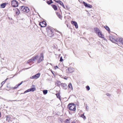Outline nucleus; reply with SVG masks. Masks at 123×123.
<instances>
[{
    "instance_id": "9d476101",
    "label": "nucleus",
    "mask_w": 123,
    "mask_h": 123,
    "mask_svg": "<svg viewBox=\"0 0 123 123\" xmlns=\"http://www.w3.org/2000/svg\"><path fill=\"white\" fill-rule=\"evenodd\" d=\"M39 25L41 26V27H46V26L47 24L45 22L43 21L39 23Z\"/></svg>"
},
{
    "instance_id": "7c9ffc66",
    "label": "nucleus",
    "mask_w": 123,
    "mask_h": 123,
    "mask_svg": "<svg viewBox=\"0 0 123 123\" xmlns=\"http://www.w3.org/2000/svg\"><path fill=\"white\" fill-rule=\"evenodd\" d=\"M81 117H82L84 119H85L86 118L85 116H84V114L81 115Z\"/></svg>"
},
{
    "instance_id": "f257e3e1",
    "label": "nucleus",
    "mask_w": 123,
    "mask_h": 123,
    "mask_svg": "<svg viewBox=\"0 0 123 123\" xmlns=\"http://www.w3.org/2000/svg\"><path fill=\"white\" fill-rule=\"evenodd\" d=\"M46 30L47 35L49 37H51L54 35V30L51 27L48 26L46 28Z\"/></svg>"
},
{
    "instance_id": "79ce46f5",
    "label": "nucleus",
    "mask_w": 123,
    "mask_h": 123,
    "mask_svg": "<svg viewBox=\"0 0 123 123\" xmlns=\"http://www.w3.org/2000/svg\"><path fill=\"white\" fill-rule=\"evenodd\" d=\"M22 0V1H25V0Z\"/></svg>"
},
{
    "instance_id": "ddd939ff",
    "label": "nucleus",
    "mask_w": 123,
    "mask_h": 123,
    "mask_svg": "<svg viewBox=\"0 0 123 123\" xmlns=\"http://www.w3.org/2000/svg\"><path fill=\"white\" fill-rule=\"evenodd\" d=\"M71 23L74 25L76 28L77 29L78 28V25L77 23L74 21H72L71 22Z\"/></svg>"
},
{
    "instance_id": "4c0bfd02",
    "label": "nucleus",
    "mask_w": 123,
    "mask_h": 123,
    "mask_svg": "<svg viewBox=\"0 0 123 123\" xmlns=\"http://www.w3.org/2000/svg\"><path fill=\"white\" fill-rule=\"evenodd\" d=\"M65 79V80H67V78H64Z\"/></svg>"
},
{
    "instance_id": "e433bc0d",
    "label": "nucleus",
    "mask_w": 123,
    "mask_h": 123,
    "mask_svg": "<svg viewBox=\"0 0 123 123\" xmlns=\"http://www.w3.org/2000/svg\"><path fill=\"white\" fill-rule=\"evenodd\" d=\"M72 123H76V122L74 121H73L72 122Z\"/></svg>"
},
{
    "instance_id": "39448f33",
    "label": "nucleus",
    "mask_w": 123,
    "mask_h": 123,
    "mask_svg": "<svg viewBox=\"0 0 123 123\" xmlns=\"http://www.w3.org/2000/svg\"><path fill=\"white\" fill-rule=\"evenodd\" d=\"M20 9L23 11L26 12H28L30 11L28 7H25L24 6H22L20 7Z\"/></svg>"
},
{
    "instance_id": "2eb2a0df",
    "label": "nucleus",
    "mask_w": 123,
    "mask_h": 123,
    "mask_svg": "<svg viewBox=\"0 0 123 123\" xmlns=\"http://www.w3.org/2000/svg\"><path fill=\"white\" fill-rule=\"evenodd\" d=\"M13 10L15 12L16 15H18L20 13V11L17 8H16L15 9H14Z\"/></svg>"
},
{
    "instance_id": "aec40b11",
    "label": "nucleus",
    "mask_w": 123,
    "mask_h": 123,
    "mask_svg": "<svg viewBox=\"0 0 123 123\" xmlns=\"http://www.w3.org/2000/svg\"><path fill=\"white\" fill-rule=\"evenodd\" d=\"M22 82L21 83L18 84L17 85L14 87L13 88V89H15L17 88L20 85L22 84Z\"/></svg>"
},
{
    "instance_id": "a878e982",
    "label": "nucleus",
    "mask_w": 123,
    "mask_h": 123,
    "mask_svg": "<svg viewBox=\"0 0 123 123\" xmlns=\"http://www.w3.org/2000/svg\"><path fill=\"white\" fill-rule=\"evenodd\" d=\"M8 79V78H6L5 80H4V81H3L2 82H1V85H2V86H3V85L6 82L7 80Z\"/></svg>"
},
{
    "instance_id": "bb28decb",
    "label": "nucleus",
    "mask_w": 123,
    "mask_h": 123,
    "mask_svg": "<svg viewBox=\"0 0 123 123\" xmlns=\"http://www.w3.org/2000/svg\"><path fill=\"white\" fill-rule=\"evenodd\" d=\"M68 87L70 89L72 90L73 89V87L72 85L70 83L68 85Z\"/></svg>"
},
{
    "instance_id": "c756f323",
    "label": "nucleus",
    "mask_w": 123,
    "mask_h": 123,
    "mask_svg": "<svg viewBox=\"0 0 123 123\" xmlns=\"http://www.w3.org/2000/svg\"><path fill=\"white\" fill-rule=\"evenodd\" d=\"M70 119H66L64 121V122L66 123H68V122H69V121H70Z\"/></svg>"
},
{
    "instance_id": "58836bf2",
    "label": "nucleus",
    "mask_w": 123,
    "mask_h": 123,
    "mask_svg": "<svg viewBox=\"0 0 123 123\" xmlns=\"http://www.w3.org/2000/svg\"><path fill=\"white\" fill-rule=\"evenodd\" d=\"M51 72L53 74H54V73H53V71H51Z\"/></svg>"
},
{
    "instance_id": "c85d7f7f",
    "label": "nucleus",
    "mask_w": 123,
    "mask_h": 123,
    "mask_svg": "<svg viewBox=\"0 0 123 123\" xmlns=\"http://www.w3.org/2000/svg\"><path fill=\"white\" fill-rule=\"evenodd\" d=\"M43 92L44 94H46L47 93L48 91L47 90H44L43 91Z\"/></svg>"
},
{
    "instance_id": "412c9836",
    "label": "nucleus",
    "mask_w": 123,
    "mask_h": 123,
    "mask_svg": "<svg viewBox=\"0 0 123 123\" xmlns=\"http://www.w3.org/2000/svg\"><path fill=\"white\" fill-rule=\"evenodd\" d=\"M98 35L99 37H100L101 38H103V37H104V35L102 34V33L100 31V33H98Z\"/></svg>"
},
{
    "instance_id": "cd10ccee",
    "label": "nucleus",
    "mask_w": 123,
    "mask_h": 123,
    "mask_svg": "<svg viewBox=\"0 0 123 123\" xmlns=\"http://www.w3.org/2000/svg\"><path fill=\"white\" fill-rule=\"evenodd\" d=\"M105 28L107 30V31H109L110 29L107 26H104Z\"/></svg>"
},
{
    "instance_id": "f704fd0d",
    "label": "nucleus",
    "mask_w": 123,
    "mask_h": 123,
    "mask_svg": "<svg viewBox=\"0 0 123 123\" xmlns=\"http://www.w3.org/2000/svg\"><path fill=\"white\" fill-rule=\"evenodd\" d=\"M63 61V60L62 58V57L61 56L60 58V62H62Z\"/></svg>"
},
{
    "instance_id": "4468645a",
    "label": "nucleus",
    "mask_w": 123,
    "mask_h": 123,
    "mask_svg": "<svg viewBox=\"0 0 123 123\" xmlns=\"http://www.w3.org/2000/svg\"><path fill=\"white\" fill-rule=\"evenodd\" d=\"M94 30L95 33L98 34V33H100V31L99 29L98 28H95L94 29Z\"/></svg>"
},
{
    "instance_id": "9b49d317",
    "label": "nucleus",
    "mask_w": 123,
    "mask_h": 123,
    "mask_svg": "<svg viewBox=\"0 0 123 123\" xmlns=\"http://www.w3.org/2000/svg\"><path fill=\"white\" fill-rule=\"evenodd\" d=\"M83 3L85 6L86 7L90 8H92V5H90V4H87L85 3L84 1L83 2Z\"/></svg>"
},
{
    "instance_id": "a211bd4d",
    "label": "nucleus",
    "mask_w": 123,
    "mask_h": 123,
    "mask_svg": "<svg viewBox=\"0 0 123 123\" xmlns=\"http://www.w3.org/2000/svg\"><path fill=\"white\" fill-rule=\"evenodd\" d=\"M6 3H3L0 5L1 7V8H5L6 6Z\"/></svg>"
},
{
    "instance_id": "dca6fc26",
    "label": "nucleus",
    "mask_w": 123,
    "mask_h": 123,
    "mask_svg": "<svg viewBox=\"0 0 123 123\" xmlns=\"http://www.w3.org/2000/svg\"><path fill=\"white\" fill-rule=\"evenodd\" d=\"M56 14L58 17L61 19H62V16L59 12H56Z\"/></svg>"
},
{
    "instance_id": "7ed1b4c3",
    "label": "nucleus",
    "mask_w": 123,
    "mask_h": 123,
    "mask_svg": "<svg viewBox=\"0 0 123 123\" xmlns=\"http://www.w3.org/2000/svg\"><path fill=\"white\" fill-rule=\"evenodd\" d=\"M37 62L38 63H40L44 60V55L43 53H41L40 55V56L37 58Z\"/></svg>"
},
{
    "instance_id": "473e14b6",
    "label": "nucleus",
    "mask_w": 123,
    "mask_h": 123,
    "mask_svg": "<svg viewBox=\"0 0 123 123\" xmlns=\"http://www.w3.org/2000/svg\"><path fill=\"white\" fill-rule=\"evenodd\" d=\"M86 89L88 90V91L90 89V88L89 86H86Z\"/></svg>"
},
{
    "instance_id": "4be33fe9",
    "label": "nucleus",
    "mask_w": 123,
    "mask_h": 123,
    "mask_svg": "<svg viewBox=\"0 0 123 123\" xmlns=\"http://www.w3.org/2000/svg\"><path fill=\"white\" fill-rule=\"evenodd\" d=\"M6 120H7L9 121L11 119V117L10 115H7L6 116Z\"/></svg>"
},
{
    "instance_id": "393cba45",
    "label": "nucleus",
    "mask_w": 123,
    "mask_h": 123,
    "mask_svg": "<svg viewBox=\"0 0 123 123\" xmlns=\"http://www.w3.org/2000/svg\"><path fill=\"white\" fill-rule=\"evenodd\" d=\"M59 4L62 6L64 8H65V6L63 3L61 1Z\"/></svg>"
},
{
    "instance_id": "f03ea898",
    "label": "nucleus",
    "mask_w": 123,
    "mask_h": 123,
    "mask_svg": "<svg viewBox=\"0 0 123 123\" xmlns=\"http://www.w3.org/2000/svg\"><path fill=\"white\" fill-rule=\"evenodd\" d=\"M68 108L70 110L73 111L76 110V106L73 103H69L68 105Z\"/></svg>"
},
{
    "instance_id": "1a4fd4ad",
    "label": "nucleus",
    "mask_w": 123,
    "mask_h": 123,
    "mask_svg": "<svg viewBox=\"0 0 123 123\" xmlns=\"http://www.w3.org/2000/svg\"><path fill=\"white\" fill-rule=\"evenodd\" d=\"M33 86H34V87L33 88H31L27 90H26L24 92V93H26V92H31V91L34 92V91H35L36 90V88L35 87V86L34 85H33Z\"/></svg>"
},
{
    "instance_id": "5701e85b",
    "label": "nucleus",
    "mask_w": 123,
    "mask_h": 123,
    "mask_svg": "<svg viewBox=\"0 0 123 123\" xmlns=\"http://www.w3.org/2000/svg\"><path fill=\"white\" fill-rule=\"evenodd\" d=\"M56 95L57 98H59L60 100L61 99V97L60 95V93L59 92H58L57 94H56Z\"/></svg>"
},
{
    "instance_id": "c9c22d12",
    "label": "nucleus",
    "mask_w": 123,
    "mask_h": 123,
    "mask_svg": "<svg viewBox=\"0 0 123 123\" xmlns=\"http://www.w3.org/2000/svg\"><path fill=\"white\" fill-rule=\"evenodd\" d=\"M55 68L56 69V68H58V67L57 66H55Z\"/></svg>"
},
{
    "instance_id": "b1692460",
    "label": "nucleus",
    "mask_w": 123,
    "mask_h": 123,
    "mask_svg": "<svg viewBox=\"0 0 123 123\" xmlns=\"http://www.w3.org/2000/svg\"><path fill=\"white\" fill-rule=\"evenodd\" d=\"M53 2L52 1V0H51L48 1L47 2V3L49 5H50L51 3H52Z\"/></svg>"
},
{
    "instance_id": "0eeeda50",
    "label": "nucleus",
    "mask_w": 123,
    "mask_h": 123,
    "mask_svg": "<svg viewBox=\"0 0 123 123\" xmlns=\"http://www.w3.org/2000/svg\"><path fill=\"white\" fill-rule=\"evenodd\" d=\"M74 69L73 68H69L66 70V72L68 74L71 73L74 71Z\"/></svg>"
},
{
    "instance_id": "20e7f679",
    "label": "nucleus",
    "mask_w": 123,
    "mask_h": 123,
    "mask_svg": "<svg viewBox=\"0 0 123 123\" xmlns=\"http://www.w3.org/2000/svg\"><path fill=\"white\" fill-rule=\"evenodd\" d=\"M109 38L113 42L117 43L118 42V40H117L118 38H115L114 37L109 36Z\"/></svg>"
},
{
    "instance_id": "f3484780",
    "label": "nucleus",
    "mask_w": 123,
    "mask_h": 123,
    "mask_svg": "<svg viewBox=\"0 0 123 123\" xmlns=\"http://www.w3.org/2000/svg\"><path fill=\"white\" fill-rule=\"evenodd\" d=\"M117 40H118V42L121 43L123 44V39L122 38L120 37H118Z\"/></svg>"
},
{
    "instance_id": "6ab92c4d",
    "label": "nucleus",
    "mask_w": 123,
    "mask_h": 123,
    "mask_svg": "<svg viewBox=\"0 0 123 123\" xmlns=\"http://www.w3.org/2000/svg\"><path fill=\"white\" fill-rule=\"evenodd\" d=\"M51 6L52 8L54 9L55 10H56L57 9V6L54 5H52Z\"/></svg>"
},
{
    "instance_id": "2f4dec72",
    "label": "nucleus",
    "mask_w": 123,
    "mask_h": 123,
    "mask_svg": "<svg viewBox=\"0 0 123 123\" xmlns=\"http://www.w3.org/2000/svg\"><path fill=\"white\" fill-rule=\"evenodd\" d=\"M54 0L55 2L59 4L61 1L60 0Z\"/></svg>"
},
{
    "instance_id": "423d86ee",
    "label": "nucleus",
    "mask_w": 123,
    "mask_h": 123,
    "mask_svg": "<svg viewBox=\"0 0 123 123\" xmlns=\"http://www.w3.org/2000/svg\"><path fill=\"white\" fill-rule=\"evenodd\" d=\"M11 6L13 7L18 6V2L16 0H13L11 1Z\"/></svg>"
},
{
    "instance_id": "ea45409f",
    "label": "nucleus",
    "mask_w": 123,
    "mask_h": 123,
    "mask_svg": "<svg viewBox=\"0 0 123 123\" xmlns=\"http://www.w3.org/2000/svg\"><path fill=\"white\" fill-rule=\"evenodd\" d=\"M1 117V113L0 112V117Z\"/></svg>"
},
{
    "instance_id": "f8f14e48",
    "label": "nucleus",
    "mask_w": 123,
    "mask_h": 123,
    "mask_svg": "<svg viewBox=\"0 0 123 123\" xmlns=\"http://www.w3.org/2000/svg\"><path fill=\"white\" fill-rule=\"evenodd\" d=\"M40 73H38L37 74L35 75L32 76V78L33 79H37L40 77Z\"/></svg>"
},
{
    "instance_id": "6e6552de",
    "label": "nucleus",
    "mask_w": 123,
    "mask_h": 123,
    "mask_svg": "<svg viewBox=\"0 0 123 123\" xmlns=\"http://www.w3.org/2000/svg\"><path fill=\"white\" fill-rule=\"evenodd\" d=\"M38 57V55H37L34 57H33L31 59H29L27 62L28 63H29L30 62H31L33 61H35L36 59H37V58Z\"/></svg>"
},
{
    "instance_id": "a19ab883",
    "label": "nucleus",
    "mask_w": 123,
    "mask_h": 123,
    "mask_svg": "<svg viewBox=\"0 0 123 123\" xmlns=\"http://www.w3.org/2000/svg\"><path fill=\"white\" fill-rule=\"evenodd\" d=\"M17 101V100H13V101Z\"/></svg>"
},
{
    "instance_id": "72a5a7b5",
    "label": "nucleus",
    "mask_w": 123,
    "mask_h": 123,
    "mask_svg": "<svg viewBox=\"0 0 123 123\" xmlns=\"http://www.w3.org/2000/svg\"><path fill=\"white\" fill-rule=\"evenodd\" d=\"M62 86H65V87H67V86L66 85V84L65 83H63L62 84Z\"/></svg>"
}]
</instances>
